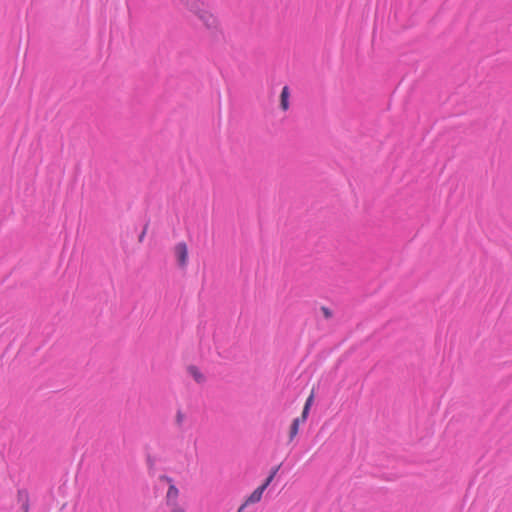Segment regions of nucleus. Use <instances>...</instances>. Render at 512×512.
I'll use <instances>...</instances> for the list:
<instances>
[{"label": "nucleus", "instance_id": "1", "mask_svg": "<svg viewBox=\"0 0 512 512\" xmlns=\"http://www.w3.org/2000/svg\"><path fill=\"white\" fill-rule=\"evenodd\" d=\"M188 8L198 17L200 21H202L207 29H218L219 21L217 17L206 8L204 3L197 0H192L190 3H188Z\"/></svg>", "mask_w": 512, "mask_h": 512}, {"label": "nucleus", "instance_id": "2", "mask_svg": "<svg viewBox=\"0 0 512 512\" xmlns=\"http://www.w3.org/2000/svg\"><path fill=\"white\" fill-rule=\"evenodd\" d=\"M160 481H164L168 484V490L165 495V504L167 508H175L183 506L179 501V489L175 486L173 479L163 475L160 476Z\"/></svg>", "mask_w": 512, "mask_h": 512}, {"label": "nucleus", "instance_id": "3", "mask_svg": "<svg viewBox=\"0 0 512 512\" xmlns=\"http://www.w3.org/2000/svg\"><path fill=\"white\" fill-rule=\"evenodd\" d=\"M174 254L180 267H186L188 263V246L185 242H179L174 246Z\"/></svg>", "mask_w": 512, "mask_h": 512}, {"label": "nucleus", "instance_id": "4", "mask_svg": "<svg viewBox=\"0 0 512 512\" xmlns=\"http://www.w3.org/2000/svg\"><path fill=\"white\" fill-rule=\"evenodd\" d=\"M264 493L263 487L256 488L244 501V503L238 509V512H242L248 505L260 502Z\"/></svg>", "mask_w": 512, "mask_h": 512}, {"label": "nucleus", "instance_id": "5", "mask_svg": "<svg viewBox=\"0 0 512 512\" xmlns=\"http://www.w3.org/2000/svg\"><path fill=\"white\" fill-rule=\"evenodd\" d=\"M187 372L194 379V381L199 384H202L206 381V377L203 372L195 365L188 366Z\"/></svg>", "mask_w": 512, "mask_h": 512}, {"label": "nucleus", "instance_id": "6", "mask_svg": "<svg viewBox=\"0 0 512 512\" xmlns=\"http://www.w3.org/2000/svg\"><path fill=\"white\" fill-rule=\"evenodd\" d=\"M289 97H290L289 87L284 86L282 88V91L280 94V106L283 111H287L289 109Z\"/></svg>", "mask_w": 512, "mask_h": 512}, {"label": "nucleus", "instance_id": "7", "mask_svg": "<svg viewBox=\"0 0 512 512\" xmlns=\"http://www.w3.org/2000/svg\"><path fill=\"white\" fill-rule=\"evenodd\" d=\"M302 422L298 419H294L289 429V440L293 441L299 432V426Z\"/></svg>", "mask_w": 512, "mask_h": 512}, {"label": "nucleus", "instance_id": "8", "mask_svg": "<svg viewBox=\"0 0 512 512\" xmlns=\"http://www.w3.org/2000/svg\"><path fill=\"white\" fill-rule=\"evenodd\" d=\"M18 499L22 502L24 512H28V493L26 491H19Z\"/></svg>", "mask_w": 512, "mask_h": 512}, {"label": "nucleus", "instance_id": "9", "mask_svg": "<svg viewBox=\"0 0 512 512\" xmlns=\"http://www.w3.org/2000/svg\"><path fill=\"white\" fill-rule=\"evenodd\" d=\"M185 420V415L183 412L178 411L175 416V421L178 426H181Z\"/></svg>", "mask_w": 512, "mask_h": 512}, {"label": "nucleus", "instance_id": "10", "mask_svg": "<svg viewBox=\"0 0 512 512\" xmlns=\"http://www.w3.org/2000/svg\"><path fill=\"white\" fill-rule=\"evenodd\" d=\"M309 411H310V408L303 407L302 414L297 419L300 420L302 423H304L308 418Z\"/></svg>", "mask_w": 512, "mask_h": 512}, {"label": "nucleus", "instance_id": "11", "mask_svg": "<svg viewBox=\"0 0 512 512\" xmlns=\"http://www.w3.org/2000/svg\"><path fill=\"white\" fill-rule=\"evenodd\" d=\"M314 401V392L312 391L309 397L306 399L304 407L311 408Z\"/></svg>", "mask_w": 512, "mask_h": 512}, {"label": "nucleus", "instance_id": "12", "mask_svg": "<svg viewBox=\"0 0 512 512\" xmlns=\"http://www.w3.org/2000/svg\"><path fill=\"white\" fill-rule=\"evenodd\" d=\"M321 311L326 319H330L332 317V312L329 308L323 306L321 307Z\"/></svg>", "mask_w": 512, "mask_h": 512}, {"label": "nucleus", "instance_id": "13", "mask_svg": "<svg viewBox=\"0 0 512 512\" xmlns=\"http://www.w3.org/2000/svg\"><path fill=\"white\" fill-rule=\"evenodd\" d=\"M168 512H187V510L184 506H181V507L169 508Z\"/></svg>", "mask_w": 512, "mask_h": 512}, {"label": "nucleus", "instance_id": "14", "mask_svg": "<svg viewBox=\"0 0 512 512\" xmlns=\"http://www.w3.org/2000/svg\"><path fill=\"white\" fill-rule=\"evenodd\" d=\"M273 481L272 477L268 476L265 480V482L260 486L263 487V490L265 491L266 488L270 485V483Z\"/></svg>", "mask_w": 512, "mask_h": 512}, {"label": "nucleus", "instance_id": "15", "mask_svg": "<svg viewBox=\"0 0 512 512\" xmlns=\"http://www.w3.org/2000/svg\"><path fill=\"white\" fill-rule=\"evenodd\" d=\"M146 234V228L142 231V233L139 236V241L142 242Z\"/></svg>", "mask_w": 512, "mask_h": 512}, {"label": "nucleus", "instance_id": "16", "mask_svg": "<svg viewBox=\"0 0 512 512\" xmlns=\"http://www.w3.org/2000/svg\"><path fill=\"white\" fill-rule=\"evenodd\" d=\"M277 471H278V468H274V469L271 471V473H270V475H269V476H270V477H272V479H274V477H275V475H276Z\"/></svg>", "mask_w": 512, "mask_h": 512}]
</instances>
